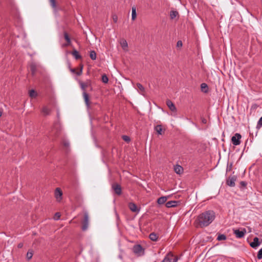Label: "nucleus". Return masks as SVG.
<instances>
[{
    "instance_id": "b1692460",
    "label": "nucleus",
    "mask_w": 262,
    "mask_h": 262,
    "mask_svg": "<svg viewBox=\"0 0 262 262\" xmlns=\"http://www.w3.org/2000/svg\"><path fill=\"white\" fill-rule=\"evenodd\" d=\"M137 87L138 90L140 92V93L143 94V93L145 92V89L143 87V86L141 84L138 83L137 84Z\"/></svg>"
},
{
    "instance_id": "ddd939ff",
    "label": "nucleus",
    "mask_w": 262,
    "mask_h": 262,
    "mask_svg": "<svg viewBox=\"0 0 262 262\" xmlns=\"http://www.w3.org/2000/svg\"><path fill=\"white\" fill-rule=\"evenodd\" d=\"M172 255H170V256L167 255L164 258L162 262H177L178 258L176 257L173 258L172 260Z\"/></svg>"
},
{
    "instance_id": "20e7f679",
    "label": "nucleus",
    "mask_w": 262,
    "mask_h": 262,
    "mask_svg": "<svg viewBox=\"0 0 262 262\" xmlns=\"http://www.w3.org/2000/svg\"><path fill=\"white\" fill-rule=\"evenodd\" d=\"M89 214L87 212L84 213V219L82 222V230L85 231L88 229L89 226Z\"/></svg>"
},
{
    "instance_id": "7c9ffc66",
    "label": "nucleus",
    "mask_w": 262,
    "mask_h": 262,
    "mask_svg": "<svg viewBox=\"0 0 262 262\" xmlns=\"http://www.w3.org/2000/svg\"><path fill=\"white\" fill-rule=\"evenodd\" d=\"M33 253L32 250H29L27 253V258L29 260L32 258Z\"/></svg>"
},
{
    "instance_id": "79ce46f5",
    "label": "nucleus",
    "mask_w": 262,
    "mask_h": 262,
    "mask_svg": "<svg viewBox=\"0 0 262 262\" xmlns=\"http://www.w3.org/2000/svg\"><path fill=\"white\" fill-rule=\"evenodd\" d=\"M240 184L243 187H246L247 185V183L244 181H241Z\"/></svg>"
},
{
    "instance_id": "dca6fc26",
    "label": "nucleus",
    "mask_w": 262,
    "mask_h": 262,
    "mask_svg": "<svg viewBox=\"0 0 262 262\" xmlns=\"http://www.w3.org/2000/svg\"><path fill=\"white\" fill-rule=\"evenodd\" d=\"M168 196H163L159 198L157 200V203L159 205L164 204L167 200Z\"/></svg>"
},
{
    "instance_id": "2eb2a0df",
    "label": "nucleus",
    "mask_w": 262,
    "mask_h": 262,
    "mask_svg": "<svg viewBox=\"0 0 262 262\" xmlns=\"http://www.w3.org/2000/svg\"><path fill=\"white\" fill-rule=\"evenodd\" d=\"M166 105L171 111H176L177 109L174 104L170 100H168L166 101Z\"/></svg>"
},
{
    "instance_id": "e433bc0d",
    "label": "nucleus",
    "mask_w": 262,
    "mask_h": 262,
    "mask_svg": "<svg viewBox=\"0 0 262 262\" xmlns=\"http://www.w3.org/2000/svg\"><path fill=\"white\" fill-rule=\"evenodd\" d=\"M50 3L51 6L55 8H56V1L55 0H50Z\"/></svg>"
},
{
    "instance_id": "412c9836",
    "label": "nucleus",
    "mask_w": 262,
    "mask_h": 262,
    "mask_svg": "<svg viewBox=\"0 0 262 262\" xmlns=\"http://www.w3.org/2000/svg\"><path fill=\"white\" fill-rule=\"evenodd\" d=\"M174 171L175 172L178 173V174H180L183 171V167L180 166V165H176L175 167H174Z\"/></svg>"
},
{
    "instance_id": "9b49d317",
    "label": "nucleus",
    "mask_w": 262,
    "mask_h": 262,
    "mask_svg": "<svg viewBox=\"0 0 262 262\" xmlns=\"http://www.w3.org/2000/svg\"><path fill=\"white\" fill-rule=\"evenodd\" d=\"M83 97L84 100V102L88 108L90 107V102L89 100V94L86 92H83Z\"/></svg>"
},
{
    "instance_id": "a18cd8bd",
    "label": "nucleus",
    "mask_w": 262,
    "mask_h": 262,
    "mask_svg": "<svg viewBox=\"0 0 262 262\" xmlns=\"http://www.w3.org/2000/svg\"><path fill=\"white\" fill-rule=\"evenodd\" d=\"M23 243H19V244L18 245V248H22V247H23Z\"/></svg>"
},
{
    "instance_id": "c85d7f7f",
    "label": "nucleus",
    "mask_w": 262,
    "mask_h": 262,
    "mask_svg": "<svg viewBox=\"0 0 262 262\" xmlns=\"http://www.w3.org/2000/svg\"><path fill=\"white\" fill-rule=\"evenodd\" d=\"M227 238L225 234H220L217 235V240L219 241H225Z\"/></svg>"
},
{
    "instance_id": "cd10ccee",
    "label": "nucleus",
    "mask_w": 262,
    "mask_h": 262,
    "mask_svg": "<svg viewBox=\"0 0 262 262\" xmlns=\"http://www.w3.org/2000/svg\"><path fill=\"white\" fill-rule=\"evenodd\" d=\"M179 14V13L177 11H171L170 12V17L171 19H173L177 17Z\"/></svg>"
},
{
    "instance_id": "5701e85b",
    "label": "nucleus",
    "mask_w": 262,
    "mask_h": 262,
    "mask_svg": "<svg viewBox=\"0 0 262 262\" xmlns=\"http://www.w3.org/2000/svg\"><path fill=\"white\" fill-rule=\"evenodd\" d=\"M149 238L152 241H156L158 239V235L154 232L151 233L149 235Z\"/></svg>"
},
{
    "instance_id": "1a4fd4ad",
    "label": "nucleus",
    "mask_w": 262,
    "mask_h": 262,
    "mask_svg": "<svg viewBox=\"0 0 262 262\" xmlns=\"http://www.w3.org/2000/svg\"><path fill=\"white\" fill-rule=\"evenodd\" d=\"M180 204L179 201H170L166 203V206L167 208H171L177 206Z\"/></svg>"
},
{
    "instance_id": "0eeeda50",
    "label": "nucleus",
    "mask_w": 262,
    "mask_h": 262,
    "mask_svg": "<svg viewBox=\"0 0 262 262\" xmlns=\"http://www.w3.org/2000/svg\"><path fill=\"white\" fill-rule=\"evenodd\" d=\"M235 181L236 177L235 176L229 177L227 180V184L230 187H234Z\"/></svg>"
},
{
    "instance_id": "9d476101",
    "label": "nucleus",
    "mask_w": 262,
    "mask_h": 262,
    "mask_svg": "<svg viewBox=\"0 0 262 262\" xmlns=\"http://www.w3.org/2000/svg\"><path fill=\"white\" fill-rule=\"evenodd\" d=\"M128 207L129 209L134 212L138 213L140 211V209H138L136 206V205L134 203H129L128 204Z\"/></svg>"
},
{
    "instance_id": "a211bd4d",
    "label": "nucleus",
    "mask_w": 262,
    "mask_h": 262,
    "mask_svg": "<svg viewBox=\"0 0 262 262\" xmlns=\"http://www.w3.org/2000/svg\"><path fill=\"white\" fill-rule=\"evenodd\" d=\"M120 45L124 51H127L128 50V44L125 40H121L120 42Z\"/></svg>"
},
{
    "instance_id": "2f4dec72",
    "label": "nucleus",
    "mask_w": 262,
    "mask_h": 262,
    "mask_svg": "<svg viewBox=\"0 0 262 262\" xmlns=\"http://www.w3.org/2000/svg\"><path fill=\"white\" fill-rule=\"evenodd\" d=\"M71 71L72 73H75L77 75H80L82 72V68L79 71H77V72H76V70L75 69H71Z\"/></svg>"
},
{
    "instance_id": "6ab92c4d",
    "label": "nucleus",
    "mask_w": 262,
    "mask_h": 262,
    "mask_svg": "<svg viewBox=\"0 0 262 262\" xmlns=\"http://www.w3.org/2000/svg\"><path fill=\"white\" fill-rule=\"evenodd\" d=\"M71 54L76 60L81 58V56L79 54V52L76 50H74Z\"/></svg>"
},
{
    "instance_id": "37998d69",
    "label": "nucleus",
    "mask_w": 262,
    "mask_h": 262,
    "mask_svg": "<svg viewBox=\"0 0 262 262\" xmlns=\"http://www.w3.org/2000/svg\"><path fill=\"white\" fill-rule=\"evenodd\" d=\"M63 144L66 147H68L69 146V143L67 141H64Z\"/></svg>"
},
{
    "instance_id": "58836bf2",
    "label": "nucleus",
    "mask_w": 262,
    "mask_h": 262,
    "mask_svg": "<svg viewBox=\"0 0 262 262\" xmlns=\"http://www.w3.org/2000/svg\"><path fill=\"white\" fill-rule=\"evenodd\" d=\"M122 139L127 142H129L130 141V138L128 136H123Z\"/></svg>"
},
{
    "instance_id": "6e6552de",
    "label": "nucleus",
    "mask_w": 262,
    "mask_h": 262,
    "mask_svg": "<svg viewBox=\"0 0 262 262\" xmlns=\"http://www.w3.org/2000/svg\"><path fill=\"white\" fill-rule=\"evenodd\" d=\"M62 195V192L60 188H57L55 190V196L57 200V201L59 202L61 200V196Z\"/></svg>"
},
{
    "instance_id": "4c0bfd02",
    "label": "nucleus",
    "mask_w": 262,
    "mask_h": 262,
    "mask_svg": "<svg viewBox=\"0 0 262 262\" xmlns=\"http://www.w3.org/2000/svg\"><path fill=\"white\" fill-rule=\"evenodd\" d=\"M60 217V214L59 212H57L55 214V215H54V220H58V219H59Z\"/></svg>"
},
{
    "instance_id": "423d86ee",
    "label": "nucleus",
    "mask_w": 262,
    "mask_h": 262,
    "mask_svg": "<svg viewBox=\"0 0 262 262\" xmlns=\"http://www.w3.org/2000/svg\"><path fill=\"white\" fill-rule=\"evenodd\" d=\"M112 188L115 191V193L120 195L122 193V188L121 186L117 183H113L112 185Z\"/></svg>"
},
{
    "instance_id": "f704fd0d",
    "label": "nucleus",
    "mask_w": 262,
    "mask_h": 262,
    "mask_svg": "<svg viewBox=\"0 0 262 262\" xmlns=\"http://www.w3.org/2000/svg\"><path fill=\"white\" fill-rule=\"evenodd\" d=\"M257 257L258 259H261L262 258V248L258 252Z\"/></svg>"
},
{
    "instance_id": "473e14b6",
    "label": "nucleus",
    "mask_w": 262,
    "mask_h": 262,
    "mask_svg": "<svg viewBox=\"0 0 262 262\" xmlns=\"http://www.w3.org/2000/svg\"><path fill=\"white\" fill-rule=\"evenodd\" d=\"M102 81L104 83H107L108 81V79L107 76L105 74L102 76Z\"/></svg>"
},
{
    "instance_id": "c756f323",
    "label": "nucleus",
    "mask_w": 262,
    "mask_h": 262,
    "mask_svg": "<svg viewBox=\"0 0 262 262\" xmlns=\"http://www.w3.org/2000/svg\"><path fill=\"white\" fill-rule=\"evenodd\" d=\"M90 56L91 59L95 60L96 59V53L94 51H91L90 53Z\"/></svg>"
},
{
    "instance_id": "4be33fe9",
    "label": "nucleus",
    "mask_w": 262,
    "mask_h": 262,
    "mask_svg": "<svg viewBox=\"0 0 262 262\" xmlns=\"http://www.w3.org/2000/svg\"><path fill=\"white\" fill-rule=\"evenodd\" d=\"M37 66L35 63H32L30 64V70L32 74L34 75L36 71Z\"/></svg>"
},
{
    "instance_id": "f3484780",
    "label": "nucleus",
    "mask_w": 262,
    "mask_h": 262,
    "mask_svg": "<svg viewBox=\"0 0 262 262\" xmlns=\"http://www.w3.org/2000/svg\"><path fill=\"white\" fill-rule=\"evenodd\" d=\"M63 35H64V39H66V40L67 42V43L66 44H65L64 45H63V46H68L70 45L71 43V39H70L68 33L66 32H64L63 33Z\"/></svg>"
},
{
    "instance_id": "39448f33",
    "label": "nucleus",
    "mask_w": 262,
    "mask_h": 262,
    "mask_svg": "<svg viewBox=\"0 0 262 262\" xmlns=\"http://www.w3.org/2000/svg\"><path fill=\"white\" fill-rule=\"evenodd\" d=\"M133 252L139 255L143 254L144 249L140 245H136L133 247Z\"/></svg>"
},
{
    "instance_id": "ea45409f",
    "label": "nucleus",
    "mask_w": 262,
    "mask_h": 262,
    "mask_svg": "<svg viewBox=\"0 0 262 262\" xmlns=\"http://www.w3.org/2000/svg\"><path fill=\"white\" fill-rule=\"evenodd\" d=\"M113 21L115 23H117V20H118V17H117V16L116 15H114L113 16Z\"/></svg>"
},
{
    "instance_id": "49530a36",
    "label": "nucleus",
    "mask_w": 262,
    "mask_h": 262,
    "mask_svg": "<svg viewBox=\"0 0 262 262\" xmlns=\"http://www.w3.org/2000/svg\"><path fill=\"white\" fill-rule=\"evenodd\" d=\"M3 114V111L0 109V117L2 116Z\"/></svg>"
},
{
    "instance_id": "7ed1b4c3",
    "label": "nucleus",
    "mask_w": 262,
    "mask_h": 262,
    "mask_svg": "<svg viewBox=\"0 0 262 262\" xmlns=\"http://www.w3.org/2000/svg\"><path fill=\"white\" fill-rule=\"evenodd\" d=\"M242 138V136L239 133H236L233 137L231 138V141L232 144L237 146L241 144V139Z\"/></svg>"
},
{
    "instance_id": "a878e982",
    "label": "nucleus",
    "mask_w": 262,
    "mask_h": 262,
    "mask_svg": "<svg viewBox=\"0 0 262 262\" xmlns=\"http://www.w3.org/2000/svg\"><path fill=\"white\" fill-rule=\"evenodd\" d=\"M137 17L136 8L133 7L132 10V19L135 20Z\"/></svg>"
},
{
    "instance_id": "aec40b11",
    "label": "nucleus",
    "mask_w": 262,
    "mask_h": 262,
    "mask_svg": "<svg viewBox=\"0 0 262 262\" xmlns=\"http://www.w3.org/2000/svg\"><path fill=\"white\" fill-rule=\"evenodd\" d=\"M41 112L44 115H49L51 113V109L47 106H44L42 108Z\"/></svg>"
},
{
    "instance_id": "bb28decb",
    "label": "nucleus",
    "mask_w": 262,
    "mask_h": 262,
    "mask_svg": "<svg viewBox=\"0 0 262 262\" xmlns=\"http://www.w3.org/2000/svg\"><path fill=\"white\" fill-rule=\"evenodd\" d=\"M201 88L205 93H207L208 92V85L205 83H203L201 84Z\"/></svg>"
},
{
    "instance_id": "f257e3e1",
    "label": "nucleus",
    "mask_w": 262,
    "mask_h": 262,
    "mask_svg": "<svg viewBox=\"0 0 262 262\" xmlns=\"http://www.w3.org/2000/svg\"><path fill=\"white\" fill-rule=\"evenodd\" d=\"M215 213L213 210H207L200 214L195 221L196 227L203 228L209 225L215 219Z\"/></svg>"
},
{
    "instance_id": "393cba45",
    "label": "nucleus",
    "mask_w": 262,
    "mask_h": 262,
    "mask_svg": "<svg viewBox=\"0 0 262 262\" xmlns=\"http://www.w3.org/2000/svg\"><path fill=\"white\" fill-rule=\"evenodd\" d=\"M155 129L159 135H162V126L161 125H157L155 127Z\"/></svg>"
},
{
    "instance_id": "a19ab883",
    "label": "nucleus",
    "mask_w": 262,
    "mask_h": 262,
    "mask_svg": "<svg viewBox=\"0 0 262 262\" xmlns=\"http://www.w3.org/2000/svg\"><path fill=\"white\" fill-rule=\"evenodd\" d=\"M177 46L178 47H181L183 46L182 41L179 40L177 42Z\"/></svg>"
},
{
    "instance_id": "c03bdc74",
    "label": "nucleus",
    "mask_w": 262,
    "mask_h": 262,
    "mask_svg": "<svg viewBox=\"0 0 262 262\" xmlns=\"http://www.w3.org/2000/svg\"><path fill=\"white\" fill-rule=\"evenodd\" d=\"M201 121L204 124H206L207 123V120L205 118H202Z\"/></svg>"
},
{
    "instance_id": "4468645a",
    "label": "nucleus",
    "mask_w": 262,
    "mask_h": 262,
    "mask_svg": "<svg viewBox=\"0 0 262 262\" xmlns=\"http://www.w3.org/2000/svg\"><path fill=\"white\" fill-rule=\"evenodd\" d=\"M79 83L80 84V88L81 90L83 91V92H86L85 89L86 88L90 85V82L87 81L86 82H83L81 81H79Z\"/></svg>"
},
{
    "instance_id": "c9c22d12",
    "label": "nucleus",
    "mask_w": 262,
    "mask_h": 262,
    "mask_svg": "<svg viewBox=\"0 0 262 262\" xmlns=\"http://www.w3.org/2000/svg\"><path fill=\"white\" fill-rule=\"evenodd\" d=\"M262 126V117L258 120L257 124V128H260Z\"/></svg>"
},
{
    "instance_id": "72a5a7b5",
    "label": "nucleus",
    "mask_w": 262,
    "mask_h": 262,
    "mask_svg": "<svg viewBox=\"0 0 262 262\" xmlns=\"http://www.w3.org/2000/svg\"><path fill=\"white\" fill-rule=\"evenodd\" d=\"M29 95L31 97H34L36 96L37 94L34 90H31L29 92Z\"/></svg>"
},
{
    "instance_id": "f8f14e48",
    "label": "nucleus",
    "mask_w": 262,
    "mask_h": 262,
    "mask_svg": "<svg viewBox=\"0 0 262 262\" xmlns=\"http://www.w3.org/2000/svg\"><path fill=\"white\" fill-rule=\"evenodd\" d=\"M250 245L251 247L255 249L259 246L260 245V243L259 242L258 238L257 237H254L253 238V241L250 243Z\"/></svg>"
},
{
    "instance_id": "f03ea898",
    "label": "nucleus",
    "mask_w": 262,
    "mask_h": 262,
    "mask_svg": "<svg viewBox=\"0 0 262 262\" xmlns=\"http://www.w3.org/2000/svg\"><path fill=\"white\" fill-rule=\"evenodd\" d=\"M247 231L245 228H242L241 230L239 229H233V233L235 235L236 237L237 238H241L243 237L245 234L246 233Z\"/></svg>"
}]
</instances>
